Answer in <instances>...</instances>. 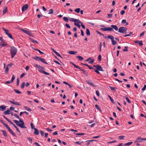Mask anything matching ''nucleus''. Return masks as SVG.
Masks as SVG:
<instances>
[{
  "label": "nucleus",
  "mask_w": 146,
  "mask_h": 146,
  "mask_svg": "<svg viewBox=\"0 0 146 146\" xmlns=\"http://www.w3.org/2000/svg\"><path fill=\"white\" fill-rule=\"evenodd\" d=\"M82 64H83L88 67V68L90 70L94 69V70L95 72L98 74H100V72H99V71L102 72H103L104 71V70H103L102 66L98 64L93 65V66L96 68V69L95 68H94V67H90L86 63L83 64L82 63Z\"/></svg>",
  "instance_id": "nucleus-1"
},
{
  "label": "nucleus",
  "mask_w": 146,
  "mask_h": 146,
  "mask_svg": "<svg viewBox=\"0 0 146 146\" xmlns=\"http://www.w3.org/2000/svg\"><path fill=\"white\" fill-rule=\"evenodd\" d=\"M14 116L17 118L19 119V121L15 120H13L16 125L21 127V128L25 129L27 128V127L24 125V121L21 118H19L18 115L17 113H15L14 114Z\"/></svg>",
  "instance_id": "nucleus-2"
},
{
  "label": "nucleus",
  "mask_w": 146,
  "mask_h": 146,
  "mask_svg": "<svg viewBox=\"0 0 146 146\" xmlns=\"http://www.w3.org/2000/svg\"><path fill=\"white\" fill-rule=\"evenodd\" d=\"M10 53L11 54V58H13L16 54L17 52V50L15 47L12 46L11 47Z\"/></svg>",
  "instance_id": "nucleus-3"
},
{
  "label": "nucleus",
  "mask_w": 146,
  "mask_h": 146,
  "mask_svg": "<svg viewBox=\"0 0 146 146\" xmlns=\"http://www.w3.org/2000/svg\"><path fill=\"white\" fill-rule=\"evenodd\" d=\"M74 25L78 27H80V25L82 26V27H85V26L78 19H76L74 22Z\"/></svg>",
  "instance_id": "nucleus-4"
},
{
  "label": "nucleus",
  "mask_w": 146,
  "mask_h": 146,
  "mask_svg": "<svg viewBox=\"0 0 146 146\" xmlns=\"http://www.w3.org/2000/svg\"><path fill=\"white\" fill-rule=\"evenodd\" d=\"M113 29H114L116 31H117L118 28H101V30L104 31H113Z\"/></svg>",
  "instance_id": "nucleus-5"
},
{
  "label": "nucleus",
  "mask_w": 146,
  "mask_h": 146,
  "mask_svg": "<svg viewBox=\"0 0 146 146\" xmlns=\"http://www.w3.org/2000/svg\"><path fill=\"white\" fill-rule=\"evenodd\" d=\"M19 29L20 30L22 31L26 34L30 36H32V33L31 32H30L29 31L25 30L24 29H22L21 28H19Z\"/></svg>",
  "instance_id": "nucleus-6"
},
{
  "label": "nucleus",
  "mask_w": 146,
  "mask_h": 146,
  "mask_svg": "<svg viewBox=\"0 0 146 146\" xmlns=\"http://www.w3.org/2000/svg\"><path fill=\"white\" fill-rule=\"evenodd\" d=\"M127 28H119L118 32L123 34H126Z\"/></svg>",
  "instance_id": "nucleus-7"
},
{
  "label": "nucleus",
  "mask_w": 146,
  "mask_h": 146,
  "mask_svg": "<svg viewBox=\"0 0 146 146\" xmlns=\"http://www.w3.org/2000/svg\"><path fill=\"white\" fill-rule=\"evenodd\" d=\"M8 131L10 132L12 135L14 136L17 137L15 133L13 132V131L10 128V127H9L8 125L6 127Z\"/></svg>",
  "instance_id": "nucleus-8"
},
{
  "label": "nucleus",
  "mask_w": 146,
  "mask_h": 146,
  "mask_svg": "<svg viewBox=\"0 0 146 146\" xmlns=\"http://www.w3.org/2000/svg\"><path fill=\"white\" fill-rule=\"evenodd\" d=\"M8 131L10 132L12 135L14 136L17 137L15 133L13 132V131L10 128V127H9L8 125L6 127Z\"/></svg>",
  "instance_id": "nucleus-9"
},
{
  "label": "nucleus",
  "mask_w": 146,
  "mask_h": 146,
  "mask_svg": "<svg viewBox=\"0 0 146 146\" xmlns=\"http://www.w3.org/2000/svg\"><path fill=\"white\" fill-rule=\"evenodd\" d=\"M28 8V5L27 4H26L23 5L22 7V10L23 11H25Z\"/></svg>",
  "instance_id": "nucleus-10"
},
{
  "label": "nucleus",
  "mask_w": 146,
  "mask_h": 146,
  "mask_svg": "<svg viewBox=\"0 0 146 146\" xmlns=\"http://www.w3.org/2000/svg\"><path fill=\"white\" fill-rule=\"evenodd\" d=\"M35 66L36 67H37L39 69L38 71L40 72V70H42V69H44V68L43 67L39 65H38L37 64H35Z\"/></svg>",
  "instance_id": "nucleus-11"
},
{
  "label": "nucleus",
  "mask_w": 146,
  "mask_h": 146,
  "mask_svg": "<svg viewBox=\"0 0 146 146\" xmlns=\"http://www.w3.org/2000/svg\"><path fill=\"white\" fill-rule=\"evenodd\" d=\"M9 102L11 103V104H13L14 105H17L18 106H21V104L17 102H15L14 101H9Z\"/></svg>",
  "instance_id": "nucleus-12"
},
{
  "label": "nucleus",
  "mask_w": 146,
  "mask_h": 146,
  "mask_svg": "<svg viewBox=\"0 0 146 146\" xmlns=\"http://www.w3.org/2000/svg\"><path fill=\"white\" fill-rule=\"evenodd\" d=\"M134 42L135 43H138L140 46H142L143 45V43L142 40H137L135 41Z\"/></svg>",
  "instance_id": "nucleus-13"
},
{
  "label": "nucleus",
  "mask_w": 146,
  "mask_h": 146,
  "mask_svg": "<svg viewBox=\"0 0 146 146\" xmlns=\"http://www.w3.org/2000/svg\"><path fill=\"white\" fill-rule=\"evenodd\" d=\"M86 82L88 84H90L93 87H95V86L92 82L90 80H87L86 81Z\"/></svg>",
  "instance_id": "nucleus-14"
},
{
  "label": "nucleus",
  "mask_w": 146,
  "mask_h": 146,
  "mask_svg": "<svg viewBox=\"0 0 146 146\" xmlns=\"http://www.w3.org/2000/svg\"><path fill=\"white\" fill-rule=\"evenodd\" d=\"M142 141V138L141 137H140L138 138L135 141V143H136L137 142H140Z\"/></svg>",
  "instance_id": "nucleus-15"
},
{
  "label": "nucleus",
  "mask_w": 146,
  "mask_h": 146,
  "mask_svg": "<svg viewBox=\"0 0 146 146\" xmlns=\"http://www.w3.org/2000/svg\"><path fill=\"white\" fill-rule=\"evenodd\" d=\"M34 134L36 135H38L39 134V132L38 129L36 128H34Z\"/></svg>",
  "instance_id": "nucleus-16"
},
{
  "label": "nucleus",
  "mask_w": 146,
  "mask_h": 146,
  "mask_svg": "<svg viewBox=\"0 0 146 146\" xmlns=\"http://www.w3.org/2000/svg\"><path fill=\"white\" fill-rule=\"evenodd\" d=\"M11 110L9 109H8L6 111H4L3 113L4 115H8L10 114Z\"/></svg>",
  "instance_id": "nucleus-17"
},
{
  "label": "nucleus",
  "mask_w": 146,
  "mask_h": 146,
  "mask_svg": "<svg viewBox=\"0 0 146 146\" xmlns=\"http://www.w3.org/2000/svg\"><path fill=\"white\" fill-rule=\"evenodd\" d=\"M6 108V106L4 105L0 106V110L3 111Z\"/></svg>",
  "instance_id": "nucleus-18"
},
{
  "label": "nucleus",
  "mask_w": 146,
  "mask_h": 146,
  "mask_svg": "<svg viewBox=\"0 0 146 146\" xmlns=\"http://www.w3.org/2000/svg\"><path fill=\"white\" fill-rule=\"evenodd\" d=\"M32 58L35 60H36L37 61H40L41 57L38 56H35V57H32Z\"/></svg>",
  "instance_id": "nucleus-19"
},
{
  "label": "nucleus",
  "mask_w": 146,
  "mask_h": 146,
  "mask_svg": "<svg viewBox=\"0 0 146 146\" xmlns=\"http://www.w3.org/2000/svg\"><path fill=\"white\" fill-rule=\"evenodd\" d=\"M77 52L76 51H69L68 52V54H75Z\"/></svg>",
  "instance_id": "nucleus-20"
},
{
  "label": "nucleus",
  "mask_w": 146,
  "mask_h": 146,
  "mask_svg": "<svg viewBox=\"0 0 146 146\" xmlns=\"http://www.w3.org/2000/svg\"><path fill=\"white\" fill-rule=\"evenodd\" d=\"M40 61H41L43 63L46 64H48L46 62L44 58H41Z\"/></svg>",
  "instance_id": "nucleus-21"
},
{
  "label": "nucleus",
  "mask_w": 146,
  "mask_h": 146,
  "mask_svg": "<svg viewBox=\"0 0 146 146\" xmlns=\"http://www.w3.org/2000/svg\"><path fill=\"white\" fill-rule=\"evenodd\" d=\"M40 72L43 73V74H45L48 75H50V74L49 73H48L44 70H40Z\"/></svg>",
  "instance_id": "nucleus-22"
},
{
  "label": "nucleus",
  "mask_w": 146,
  "mask_h": 146,
  "mask_svg": "<svg viewBox=\"0 0 146 146\" xmlns=\"http://www.w3.org/2000/svg\"><path fill=\"white\" fill-rule=\"evenodd\" d=\"M76 58H78L79 60L82 61L83 60L84 58L80 56H76Z\"/></svg>",
  "instance_id": "nucleus-23"
},
{
  "label": "nucleus",
  "mask_w": 146,
  "mask_h": 146,
  "mask_svg": "<svg viewBox=\"0 0 146 146\" xmlns=\"http://www.w3.org/2000/svg\"><path fill=\"white\" fill-rule=\"evenodd\" d=\"M95 107L100 112H102V110H101V108H100V107L97 104L96 105H95Z\"/></svg>",
  "instance_id": "nucleus-24"
},
{
  "label": "nucleus",
  "mask_w": 146,
  "mask_h": 146,
  "mask_svg": "<svg viewBox=\"0 0 146 146\" xmlns=\"http://www.w3.org/2000/svg\"><path fill=\"white\" fill-rule=\"evenodd\" d=\"M93 141H97L96 140H88L86 141V142H88L87 144V145H88L90 144L89 142H92Z\"/></svg>",
  "instance_id": "nucleus-25"
},
{
  "label": "nucleus",
  "mask_w": 146,
  "mask_h": 146,
  "mask_svg": "<svg viewBox=\"0 0 146 146\" xmlns=\"http://www.w3.org/2000/svg\"><path fill=\"white\" fill-rule=\"evenodd\" d=\"M25 82H23L21 85V88L23 89L24 88V87L25 86Z\"/></svg>",
  "instance_id": "nucleus-26"
},
{
  "label": "nucleus",
  "mask_w": 146,
  "mask_h": 146,
  "mask_svg": "<svg viewBox=\"0 0 146 146\" xmlns=\"http://www.w3.org/2000/svg\"><path fill=\"white\" fill-rule=\"evenodd\" d=\"M7 7H4V9L3 10V14L7 12Z\"/></svg>",
  "instance_id": "nucleus-27"
},
{
  "label": "nucleus",
  "mask_w": 146,
  "mask_h": 146,
  "mask_svg": "<svg viewBox=\"0 0 146 146\" xmlns=\"http://www.w3.org/2000/svg\"><path fill=\"white\" fill-rule=\"evenodd\" d=\"M1 131L2 132L3 134L5 137H6L7 136V135L5 131L2 130H1Z\"/></svg>",
  "instance_id": "nucleus-28"
},
{
  "label": "nucleus",
  "mask_w": 146,
  "mask_h": 146,
  "mask_svg": "<svg viewBox=\"0 0 146 146\" xmlns=\"http://www.w3.org/2000/svg\"><path fill=\"white\" fill-rule=\"evenodd\" d=\"M86 34L88 36H90V35L89 30L87 28H86Z\"/></svg>",
  "instance_id": "nucleus-29"
},
{
  "label": "nucleus",
  "mask_w": 146,
  "mask_h": 146,
  "mask_svg": "<svg viewBox=\"0 0 146 146\" xmlns=\"http://www.w3.org/2000/svg\"><path fill=\"white\" fill-rule=\"evenodd\" d=\"M107 37L108 38L110 39L111 41L114 38L113 36L112 35H108Z\"/></svg>",
  "instance_id": "nucleus-30"
},
{
  "label": "nucleus",
  "mask_w": 146,
  "mask_h": 146,
  "mask_svg": "<svg viewBox=\"0 0 146 146\" xmlns=\"http://www.w3.org/2000/svg\"><path fill=\"white\" fill-rule=\"evenodd\" d=\"M7 35L12 40L13 39V38L12 35L9 33L7 34Z\"/></svg>",
  "instance_id": "nucleus-31"
},
{
  "label": "nucleus",
  "mask_w": 146,
  "mask_h": 146,
  "mask_svg": "<svg viewBox=\"0 0 146 146\" xmlns=\"http://www.w3.org/2000/svg\"><path fill=\"white\" fill-rule=\"evenodd\" d=\"M14 90L16 92V93L18 94H20L21 93V92L20 91L17 89H14Z\"/></svg>",
  "instance_id": "nucleus-32"
},
{
  "label": "nucleus",
  "mask_w": 146,
  "mask_h": 146,
  "mask_svg": "<svg viewBox=\"0 0 146 146\" xmlns=\"http://www.w3.org/2000/svg\"><path fill=\"white\" fill-rule=\"evenodd\" d=\"M24 108L26 110L29 111H31V109L27 107L24 106Z\"/></svg>",
  "instance_id": "nucleus-33"
},
{
  "label": "nucleus",
  "mask_w": 146,
  "mask_h": 146,
  "mask_svg": "<svg viewBox=\"0 0 146 146\" xmlns=\"http://www.w3.org/2000/svg\"><path fill=\"white\" fill-rule=\"evenodd\" d=\"M133 143V142H129L127 143H126L124 145V146H129L131 145Z\"/></svg>",
  "instance_id": "nucleus-34"
},
{
  "label": "nucleus",
  "mask_w": 146,
  "mask_h": 146,
  "mask_svg": "<svg viewBox=\"0 0 146 146\" xmlns=\"http://www.w3.org/2000/svg\"><path fill=\"white\" fill-rule=\"evenodd\" d=\"M109 87L111 90H114L115 92V89H117V88H116L113 87L111 86H110Z\"/></svg>",
  "instance_id": "nucleus-35"
},
{
  "label": "nucleus",
  "mask_w": 146,
  "mask_h": 146,
  "mask_svg": "<svg viewBox=\"0 0 146 146\" xmlns=\"http://www.w3.org/2000/svg\"><path fill=\"white\" fill-rule=\"evenodd\" d=\"M108 97L110 100L111 102L113 104H114V101L113 99L109 95H108Z\"/></svg>",
  "instance_id": "nucleus-36"
},
{
  "label": "nucleus",
  "mask_w": 146,
  "mask_h": 146,
  "mask_svg": "<svg viewBox=\"0 0 146 146\" xmlns=\"http://www.w3.org/2000/svg\"><path fill=\"white\" fill-rule=\"evenodd\" d=\"M3 30L5 31L6 35H7V34L9 33V31L8 30L5 29V28H3Z\"/></svg>",
  "instance_id": "nucleus-37"
},
{
  "label": "nucleus",
  "mask_w": 146,
  "mask_h": 146,
  "mask_svg": "<svg viewBox=\"0 0 146 146\" xmlns=\"http://www.w3.org/2000/svg\"><path fill=\"white\" fill-rule=\"evenodd\" d=\"M111 41L112 42V44L113 45H115L117 43V42L114 40V39L112 40Z\"/></svg>",
  "instance_id": "nucleus-38"
},
{
  "label": "nucleus",
  "mask_w": 146,
  "mask_h": 146,
  "mask_svg": "<svg viewBox=\"0 0 146 146\" xmlns=\"http://www.w3.org/2000/svg\"><path fill=\"white\" fill-rule=\"evenodd\" d=\"M58 56L60 57L61 58H63L60 55V54L57 52L56 51L54 52Z\"/></svg>",
  "instance_id": "nucleus-39"
},
{
  "label": "nucleus",
  "mask_w": 146,
  "mask_h": 146,
  "mask_svg": "<svg viewBox=\"0 0 146 146\" xmlns=\"http://www.w3.org/2000/svg\"><path fill=\"white\" fill-rule=\"evenodd\" d=\"M125 136L123 135H121L120 136H119L118 137V139L120 140L123 139L124 138Z\"/></svg>",
  "instance_id": "nucleus-40"
},
{
  "label": "nucleus",
  "mask_w": 146,
  "mask_h": 146,
  "mask_svg": "<svg viewBox=\"0 0 146 146\" xmlns=\"http://www.w3.org/2000/svg\"><path fill=\"white\" fill-rule=\"evenodd\" d=\"M30 40H31V41L33 43H36L37 44H38V42L36 41V40H34L33 39V38H30Z\"/></svg>",
  "instance_id": "nucleus-41"
},
{
  "label": "nucleus",
  "mask_w": 146,
  "mask_h": 146,
  "mask_svg": "<svg viewBox=\"0 0 146 146\" xmlns=\"http://www.w3.org/2000/svg\"><path fill=\"white\" fill-rule=\"evenodd\" d=\"M0 121L3 123V125H4L5 127L8 125L6 124L2 120L0 119Z\"/></svg>",
  "instance_id": "nucleus-42"
},
{
  "label": "nucleus",
  "mask_w": 146,
  "mask_h": 146,
  "mask_svg": "<svg viewBox=\"0 0 146 146\" xmlns=\"http://www.w3.org/2000/svg\"><path fill=\"white\" fill-rule=\"evenodd\" d=\"M70 63L72 64L74 67L75 68H79V66L76 65L75 64H74L72 62H70Z\"/></svg>",
  "instance_id": "nucleus-43"
},
{
  "label": "nucleus",
  "mask_w": 146,
  "mask_h": 146,
  "mask_svg": "<svg viewBox=\"0 0 146 146\" xmlns=\"http://www.w3.org/2000/svg\"><path fill=\"white\" fill-rule=\"evenodd\" d=\"M96 32L97 34H99L100 36H104V35L103 34L101 33L98 31H96Z\"/></svg>",
  "instance_id": "nucleus-44"
},
{
  "label": "nucleus",
  "mask_w": 146,
  "mask_h": 146,
  "mask_svg": "<svg viewBox=\"0 0 146 146\" xmlns=\"http://www.w3.org/2000/svg\"><path fill=\"white\" fill-rule=\"evenodd\" d=\"M63 20L66 22H67L68 21V19L67 17H64L63 18Z\"/></svg>",
  "instance_id": "nucleus-45"
},
{
  "label": "nucleus",
  "mask_w": 146,
  "mask_h": 146,
  "mask_svg": "<svg viewBox=\"0 0 146 146\" xmlns=\"http://www.w3.org/2000/svg\"><path fill=\"white\" fill-rule=\"evenodd\" d=\"M74 11L75 12H77L78 13L80 12V9L79 8H77Z\"/></svg>",
  "instance_id": "nucleus-46"
},
{
  "label": "nucleus",
  "mask_w": 146,
  "mask_h": 146,
  "mask_svg": "<svg viewBox=\"0 0 146 146\" xmlns=\"http://www.w3.org/2000/svg\"><path fill=\"white\" fill-rule=\"evenodd\" d=\"M15 79V76L14 75H13L11 80V81L13 83Z\"/></svg>",
  "instance_id": "nucleus-47"
},
{
  "label": "nucleus",
  "mask_w": 146,
  "mask_h": 146,
  "mask_svg": "<svg viewBox=\"0 0 146 146\" xmlns=\"http://www.w3.org/2000/svg\"><path fill=\"white\" fill-rule=\"evenodd\" d=\"M49 11V12L48 13V14H52L53 13V10L52 9H50Z\"/></svg>",
  "instance_id": "nucleus-48"
},
{
  "label": "nucleus",
  "mask_w": 146,
  "mask_h": 146,
  "mask_svg": "<svg viewBox=\"0 0 146 146\" xmlns=\"http://www.w3.org/2000/svg\"><path fill=\"white\" fill-rule=\"evenodd\" d=\"M81 70L83 72L84 74L86 75V76L88 75V73L86 72L84 70Z\"/></svg>",
  "instance_id": "nucleus-49"
},
{
  "label": "nucleus",
  "mask_w": 146,
  "mask_h": 146,
  "mask_svg": "<svg viewBox=\"0 0 146 146\" xmlns=\"http://www.w3.org/2000/svg\"><path fill=\"white\" fill-rule=\"evenodd\" d=\"M125 98L126 101H127L128 103H131V101H130L129 98L127 97H125Z\"/></svg>",
  "instance_id": "nucleus-50"
},
{
  "label": "nucleus",
  "mask_w": 146,
  "mask_h": 146,
  "mask_svg": "<svg viewBox=\"0 0 146 146\" xmlns=\"http://www.w3.org/2000/svg\"><path fill=\"white\" fill-rule=\"evenodd\" d=\"M3 44H0V45L2 46L3 47L5 46H6L7 45V44L6 43H5V42H3Z\"/></svg>",
  "instance_id": "nucleus-51"
},
{
  "label": "nucleus",
  "mask_w": 146,
  "mask_h": 146,
  "mask_svg": "<svg viewBox=\"0 0 146 146\" xmlns=\"http://www.w3.org/2000/svg\"><path fill=\"white\" fill-rule=\"evenodd\" d=\"M83 142V141L81 142L80 141H77L75 142V143L76 144H78V145H80Z\"/></svg>",
  "instance_id": "nucleus-52"
},
{
  "label": "nucleus",
  "mask_w": 146,
  "mask_h": 146,
  "mask_svg": "<svg viewBox=\"0 0 146 146\" xmlns=\"http://www.w3.org/2000/svg\"><path fill=\"white\" fill-rule=\"evenodd\" d=\"M19 78H18L17 79V86H18L19 85Z\"/></svg>",
  "instance_id": "nucleus-53"
},
{
  "label": "nucleus",
  "mask_w": 146,
  "mask_h": 146,
  "mask_svg": "<svg viewBox=\"0 0 146 146\" xmlns=\"http://www.w3.org/2000/svg\"><path fill=\"white\" fill-rule=\"evenodd\" d=\"M98 60L99 61H100L101 60V55L100 54L99 55L98 57Z\"/></svg>",
  "instance_id": "nucleus-54"
},
{
  "label": "nucleus",
  "mask_w": 146,
  "mask_h": 146,
  "mask_svg": "<svg viewBox=\"0 0 146 146\" xmlns=\"http://www.w3.org/2000/svg\"><path fill=\"white\" fill-rule=\"evenodd\" d=\"M125 49H123V51L124 52L127 51H128L127 50L128 47L127 46H125Z\"/></svg>",
  "instance_id": "nucleus-55"
},
{
  "label": "nucleus",
  "mask_w": 146,
  "mask_h": 146,
  "mask_svg": "<svg viewBox=\"0 0 146 146\" xmlns=\"http://www.w3.org/2000/svg\"><path fill=\"white\" fill-rule=\"evenodd\" d=\"M40 133L41 135L42 136L44 135V133L43 131L40 130Z\"/></svg>",
  "instance_id": "nucleus-56"
},
{
  "label": "nucleus",
  "mask_w": 146,
  "mask_h": 146,
  "mask_svg": "<svg viewBox=\"0 0 146 146\" xmlns=\"http://www.w3.org/2000/svg\"><path fill=\"white\" fill-rule=\"evenodd\" d=\"M76 19H74V18H70L69 19V20L70 21H74V22L76 20Z\"/></svg>",
  "instance_id": "nucleus-57"
},
{
  "label": "nucleus",
  "mask_w": 146,
  "mask_h": 146,
  "mask_svg": "<svg viewBox=\"0 0 146 146\" xmlns=\"http://www.w3.org/2000/svg\"><path fill=\"white\" fill-rule=\"evenodd\" d=\"M145 31H143L142 33L140 35V36H139L140 37H142L144 35V33H145Z\"/></svg>",
  "instance_id": "nucleus-58"
},
{
  "label": "nucleus",
  "mask_w": 146,
  "mask_h": 146,
  "mask_svg": "<svg viewBox=\"0 0 146 146\" xmlns=\"http://www.w3.org/2000/svg\"><path fill=\"white\" fill-rule=\"evenodd\" d=\"M146 89V84L144 85V87L142 89V90L144 91H145Z\"/></svg>",
  "instance_id": "nucleus-59"
},
{
  "label": "nucleus",
  "mask_w": 146,
  "mask_h": 146,
  "mask_svg": "<svg viewBox=\"0 0 146 146\" xmlns=\"http://www.w3.org/2000/svg\"><path fill=\"white\" fill-rule=\"evenodd\" d=\"M85 134L84 133H77L76 134V135H82Z\"/></svg>",
  "instance_id": "nucleus-60"
},
{
  "label": "nucleus",
  "mask_w": 146,
  "mask_h": 146,
  "mask_svg": "<svg viewBox=\"0 0 146 146\" xmlns=\"http://www.w3.org/2000/svg\"><path fill=\"white\" fill-rule=\"evenodd\" d=\"M31 128L32 129H34V128H35L34 127V125L32 123H31Z\"/></svg>",
  "instance_id": "nucleus-61"
},
{
  "label": "nucleus",
  "mask_w": 146,
  "mask_h": 146,
  "mask_svg": "<svg viewBox=\"0 0 146 146\" xmlns=\"http://www.w3.org/2000/svg\"><path fill=\"white\" fill-rule=\"evenodd\" d=\"M0 40L2 41V42H5V40L3 39V38L2 37H0Z\"/></svg>",
  "instance_id": "nucleus-62"
},
{
  "label": "nucleus",
  "mask_w": 146,
  "mask_h": 146,
  "mask_svg": "<svg viewBox=\"0 0 146 146\" xmlns=\"http://www.w3.org/2000/svg\"><path fill=\"white\" fill-rule=\"evenodd\" d=\"M112 14H108V18H110L112 17Z\"/></svg>",
  "instance_id": "nucleus-63"
},
{
  "label": "nucleus",
  "mask_w": 146,
  "mask_h": 146,
  "mask_svg": "<svg viewBox=\"0 0 146 146\" xmlns=\"http://www.w3.org/2000/svg\"><path fill=\"white\" fill-rule=\"evenodd\" d=\"M94 59H93L89 62V63L90 64H92L94 62Z\"/></svg>",
  "instance_id": "nucleus-64"
}]
</instances>
